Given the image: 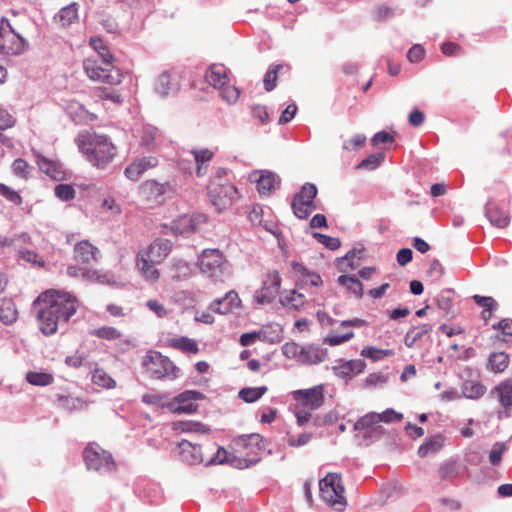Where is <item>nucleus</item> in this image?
<instances>
[{
  "mask_svg": "<svg viewBox=\"0 0 512 512\" xmlns=\"http://www.w3.org/2000/svg\"><path fill=\"white\" fill-rule=\"evenodd\" d=\"M57 402L61 409L68 412L84 410L88 405V403L81 398L61 394L57 395Z\"/></svg>",
  "mask_w": 512,
  "mask_h": 512,
  "instance_id": "obj_33",
  "label": "nucleus"
},
{
  "mask_svg": "<svg viewBox=\"0 0 512 512\" xmlns=\"http://www.w3.org/2000/svg\"><path fill=\"white\" fill-rule=\"evenodd\" d=\"M205 78L210 85L220 90L223 100L230 104L238 100L240 91L236 86L229 84V77L224 65L212 64L206 71Z\"/></svg>",
  "mask_w": 512,
  "mask_h": 512,
  "instance_id": "obj_8",
  "label": "nucleus"
},
{
  "mask_svg": "<svg viewBox=\"0 0 512 512\" xmlns=\"http://www.w3.org/2000/svg\"><path fill=\"white\" fill-rule=\"evenodd\" d=\"M92 382L103 388H113L116 385L115 380L103 369H95L92 374Z\"/></svg>",
  "mask_w": 512,
  "mask_h": 512,
  "instance_id": "obj_47",
  "label": "nucleus"
},
{
  "mask_svg": "<svg viewBox=\"0 0 512 512\" xmlns=\"http://www.w3.org/2000/svg\"><path fill=\"white\" fill-rule=\"evenodd\" d=\"M169 345L183 353L197 354L199 352V347L196 341L188 337L173 338L169 341Z\"/></svg>",
  "mask_w": 512,
  "mask_h": 512,
  "instance_id": "obj_35",
  "label": "nucleus"
},
{
  "mask_svg": "<svg viewBox=\"0 0 512 512\" xmlns=\"http://www.w3.org/2000/svg\"><path fill=\"white\" fill-rule=\"evenodd\" d=\"M366 142V137L362 134H357L353 136L351 139L346 140L343 143V149L345 150H356L362 147Z\"/></svg>",
  "mask_w": 512,
  "mask_h": 512,
  "instance_id": "obj_63",
  "label": "nucleus"
},
{
  "mask_svg": "<svg viewBox=\"0 0 512 512\" xmlns=\"http://www.w3.org/2000/svg\"><path fill=\"white\" fill-rule=\"evenodd\" d=\"M251 178L256 183L257 191L262 195H268L275 187L276 175L272 172H255Z\"/></svg>",
  "mask_w": 512,
  "mask_h": 512,
  "instance_id": "obj_27",
  "label": "nucleus"
},
{
  "mask_svg": "<svg viewBox=\"0 0 512 512\" xmlns=\"http://www.w3.org/2000/svg\"><path fill=\"white\" fill-rule=\"evenodd\" d=\"M361 355L367 358L372 359L373 361H378L384 357L392 356L393 351L389 349H378L375 347H364L361 350Z\"/></svg>",
  "mask_w": 512,
  "mask_h": 512,
  "instance_id": "obj_49",
  "label": "nucleus"
},
{
  "mask_svg": "<svg viewBox=\"0 0 512 512\" xmlns=\"http://www.w3.org/2000/svg\"><path fill=\"white\" fill-rule=\"evenodd\" d=\"M365 368V361L361 359H353L341 362L339 365L334 366L333 370L337 376L348 379L362 373Z\"/></svg>",
  "mask_w": 512,
  "mask_h": 512,
  "instance_id": "obj_24",
  "label": "nucleus"
},
{
  "mask_svg": "<svg viewBox=\"0 0 512 512\" xmlns=\"http://www.w3.org/2000/svg\"><path fill=\"white\" fill-rule=\"evenodd\" d=\"M394 9L386 4H379L373 10V17L377 22H383L392 17Z\"/></svg>",
  "mask_w": 512,
  "mask_h": 512,
  "instance_id": "obj_55",
  "label": "nucleus"
},
{
  "mask_svg": "<svg viewBox=\"0 0 512 512\" xmlns=\"http://www.w3.org/2000/svg\"><path fill=\"white\" fill-rule=\"evenodd\" d=\"M171 189L170 183H159L155 180H146L138 187L141 200L149 207L161 204L164 194Z\"/></svg>",
  "mask_w": 512,
  "mask_h": 512,
  "instance_id": "obj_13",
  "label": "nucleus"
},
{
  "mask_svg": "<svg viewBox=\"0 0 512 512\" xmlns=\"http://www.w3.org/2000/svg\"><path fill=\"white\" fill-rule=\"evenodd\" d=\"M83 67L88 77L93 81L103 82L109 85H119L123 79V73L120 69L105 65L101 66L97 59L87 58L83 62Z\"/></svg>",
  "mask_w": 512,
  "mask_h": 512,
  "instance_id": "obj_9",
  "label": "nucleus"
},
{
  "mask_svg": "<svg viewBox=\"0 0 512 512\" xmlns=\"http://www.w3.org/2000/svg\"><path fill=\"white\" fill-rule=\"evenodd\" d=\"M384 160V153L371 154L362 160L358 165L357 169L374 170Z\"/></svg>",
  "mask_w": 512,
  "mask_h": 512,
  "instance_id": "obj_50",
  "label": "nucleus"
},
{
  "mask_svg": "<svg viewBox=\"0 0 512 512\" xmlns=\"http://www.w3.org/2000/svg\"><path fill=\"white\" fill-rule=\"evenodd\" d=\"M291 268L297 278V281H299L303 286L319 287L323 284V280L318 273L310 271L301 263L293 261L291 263Z\"/></svg>",
  "mask_w": 512,
  "mask_h": 512,
  "instance_id": "obj_22",
  "label": "nucleus"
},
{
  "mask_svg": "<svg viewBox=\"0 0 512 512\" xmlns=\"http://www.w3.org/2000/svg\"><path fill=\"white\" fill-rule=\"evenodd\" d=\"M291 395L296 405L311 411L320 408L325 400L322 384L308 389L295 390Z\"/></svg>",
  "mask_w": 512,
  "mask_h": 512,
  "instance_id": "obj_12",
  "label": "nucleus"
},
{
  "mask_svg": "<svg viewBox=\"0 0 512 512\" xmlns=\"http://www.w3.org/2000/svg\"><path fill=\"white\" fill-rule=\"evenodd\" d=\"M282 68L281 65H276L272 69H269L263 79L265 90L270 92L276 87L277 73Z\"/></svg>",
  "mask_w": 512,
  "mask_h": 512,
  "instance_id": "obj_57",
  "label": "nucleus"
},
{
  "mask_svg": "<svg viewBox=\"0 0 512 512\" xmlns=\"http://www.w3.org/2000/svg\"><path fill=\"white\" fill-rule=\"evenodd\" d=\"M12 171L18 177L27 179L30 174V167L26 160L18 158L12 163Z\"/></svg>",
  "mask_w": 512,
  "mask_h": 512,
  "instance_id": "obj_56",
  "label": "nucleus"
},
{
  "mask_svg": "<svg viewBox=\"0 0 512 512\" xmlns=\"http://www.w3.org/2000/svg\"><path fill=\"white\" fill-rule=\"evenodd\" d=\"M241 306V300L236 291L231 290L225 294L223 298L212 301L209 309L219 314H227Z\"/></svg>",
  "mask_w": 512,
  "mask_h": 512,
  "instance_id": "obj_21",
  "label": "nucleus"
},
{
  "mask_svg": "<svg viewBox=\"0 0 512 512\" xmlns=\"http://www.w3.org/2000/svg\"><path fill=\"white\" fill-rule=\"evenodd\" d=\"M171 230L178 235H191V215H181L173 220Z\"/></svg>",
  "mask_w": 512,
  "mask_h": 512,
  "instance_id": "obj_41",
  "label": "nucleus"
},
{
  "mask_svg": "<svg viewBox=\"0 0 512 512\" xmlns=\"http://www.w3.org/2000/svg\"><path fill=\"white\" fill-rule=\"evenodd\" d=\"M509 363V357L504 352H496L489 357V367L495 373L503 372Z\"/></svg>",
  "mask_w": 512,
  "mask_h": 512,
  "instance_id": "obj_45",
  "label": "nucleus"
},
{
  "mask_svg": "<svg viewBox=\"0 0 512 512\" xmlns=\"http://www.w3.org/2000/svg\"><path fill=\"white\" fill-rule=\"evenodd\" d=\"M380 416L376 412H369L361 417L354 425L358 431H366L368 433L373 431L375 425L379 424Z\"/></svg>",
  "mask_w": 512,
  "mask_h": 512,
  "instance_id": "obj_40",
  "label": "nucleus"
},
{
  "mask_svg": "<svg viewBox=\"0 0 512 512\" xmlns=\"http://www.w3.org/2000/svg\"><path fill=\"white\" fill-rule=\"evenodd\" d=\"M90 45L99 54L104 65L111 66L114 61L113 55L110 53L108 47L105 45L102 39L94 37L90 39Z\"/></svg>",
  "mask_w": 512,
  "mask_h": 512,
  "instance_id": "obj_38",
  "label": "nucleus"
},
{
  "mask_svg": "<svg viewBox=\"0 0 512 512\" xmlns=\"http://www.w3.org/2000/svg\"><path fill=\"white\" fill-rule=\"evenodd\" d=\"M281 302L284 306L293 308V309H299L302 307L305 303V297L303 294L298 293L295 290L288 291L283 298L281 299Z\"/></svg>",
  "mask_w": 512,
  "mask_h": 512,
  "instance_id": "obj_46",
  "label": "nucleus"
},
{
  "mask_svg": "<svg viewBox=\"0 0 512 512\" xmlns=\"http://www.w3.org/2000/svg\"><path fill=\"white\" fill-rule=\"evenodd\" d=\"M97 251V248L89 241H80L74 247V259L80 263L90 264L96 261Z\"/></svg>",
  "mask_w": 512,
  "mask_h": 512,
  "instance_id": "obj_26",
  "label": "nucleus"
},
{
  "mask_svg": "<svg viewBox=\"0 0 512 512\" xmlns=\"http://www.w3.org/2000/svg\"><path fill=\"white\" fill-rule=\"evenodd\" d=\"M39 329L44 335L55 334L78 309L77 298L69 292L48 289L34 301Z\"/></svg>",
  "mask_w": 512,
  "mask_h": 512,
  "instance_id": "obj_1",
  "label": "nucleus"
},
{
  "mask_svg": "<svg viewBox=\"0 0 512 512\" xmlns=\"http://www.w3.org/2000/svg\"><path fill=\"white\" fill-rule=\"evenodd\" d=\"M320 497L329 506L337 511H343L347 505L345 489L341 476L337 473H328L319 482Z\"/></svg>",
  "mask_w": 512,
  "mask_h": 512,
  "instance_id": "obj_7",
  "label": "nucleus"
},
{
  "mask_svg": "<svg viewBox=\"0 0 512 512\" xmlns=\"http://www.w3.org/2000/svg\"><path fill=\"white\" fill-rule=\"evenodd\" d=\"M37 164L41 171H43L46 175L51 177L54 180L61 181L65 179L66 173L62 169V166L52 161L46 157H39L37 160Z\"/></svg>",
  "mask_w": 512,
  "mask_h": 512,
  "instance_id": "obj_29",
  "label": "nucleus"
},
{
  "mask_svg": "<svg viewBox=\"0 0 512 512\" xmlns=\"http://www.w3.org/2000/svg\"><path fill=\"white\" fill-rule=\"evenodd\" d=\"M281 282L282 279L278 271L273 270L268 272L261 293L255 296L258 303L264 304L272 302L279 293Z\"/></svg>",
  "mask_w": 512,
  "mask_h": 512,
  "instance_id": "obj_17",
  "label": "nucleus"
},
{
  "mask_svg": "<svg viewBox=\"0 0 512 512\" xmlns=\"http://www.w3.org/2000/svg\"><path fill=\"white\" fill-rule=\"evenodd\" d=\"M267 391L266 386L248 387L239 391V398L246 403H253L260 399Z\"/></svg>",
  "mask_w": 512,
  "mask_h": 512,
  "instance_id": "obj_44",
  "label": "nucleus"
},
{
  "mask_svg": "<svg viewBox=\"0 0 512 512\" xmlns=\"http://www.w3.org/2000/svg\"><path fill=\"white\" fill-rule=\"evenodd\" d=\"M96 96L101 100H110L114 103L121 102V96L115 89H109L105 87H98L95 90Z\"/></svg>",
  "mask_w": 512,
  "mask_h": 512,
  "instance_id": "obj_54",
  "label": "nucleus"
},
{
  "mask_svg": "<svg viewBox=\"0 0 512 512\" xmlns=\"http://www.w3.org/2000/svg\"><path fill=\"white\" fill-rule=\"evenodd\" d=\"M236 446L240 453H243L250 464L257 463L260 453L264 450L263 437L260 434L252 433L249 435L239 436Z\"/></svg>",
  "mask_w": 512,
  "mask_h": 512,
  "instance_id": "obj_15",
  "label": "nucleus"
},
{
  "mask_svg": "<svg viewBox=\"0 0 512 512\" xmlns=\"http://www.w3.org/2000/svg\"><path fill=\"white\" fill-rule=\"evenodd\" d=\"M54 19L63 27L76 23L79 19V5L76 2L68 4L60 9Z\"/></svg>",
  "mask_w": 512,
  "mask_h": 512,
  "instance_id": "obj_28",
  "label": "nucleus"
},
{
  "mask_svg": "<svg viewBox=\"0 0 512 512\" xmlns=\"http://www.w3.org/2000/svg\"><path fill=\"white\" fill-rule=\"evenodd\" d=\"M11 15V18L2 17L0 21V51L7 55H20L28 48L27 25L30 21L16 12Z\"/></svg>",
  "mask_w": 512,
  "mask_h": 512,
  "instance_id": "obj_2",
  "label": "nucleus"
},
{
  "mask_svg": "<svg viewBox=\"0 0 512 512\" xmlns=\"http://www.w3.org/2000/svg\"><path fill=\"white\" fill-rule=\"evenodd\" d=\"M338 285L345 287L350 296L361 299L364 295V288L361 281L355 276L341 275L337 279Z\"/></svg>",
  "mask_w": 512,
  "mask_h": 512,
  "instance_id": "obj_32",
  "label": "nucleus"
},
{
  "mask_svg": "<svg viewBox=\"0 0 512 512\" xmlns=\"http://www.w3.org/2000/svg\"><path fill=\"white\" fill-rule=\"evenodd\" d=\"M17 318L16 308L11 300L0 301V320L5 324L14 322Z\"/></svg>",
  "mask_w": 512,
  "mask_h": 512,
  "instance_id": "obj_42",
  "label": "nucleus"
},
{
  "mask_svg": "<svg viewBox=\"0 0 512 512\" xmlns=\"http://www.w3.org/2000/svg\"><path fill=\"white\" fill-rule=\"evenodd\" d=\"M76 142L88 160L98 168H105L116 156V147L105 135L82 132Z\"/></svg>",
  "mask_w": 512,
  "mask_h": 512,
  "instance_id": "obj_3",
  "label": "nucleus"
},
{
  "mask_svg": "<svg viewBox=\"0 0 512 512\" xmlns=\"http://www.w3.org/2000/svg\"><path fill=\"white\" fill-rule=\"evenodd\" d=\"M230 173L227 168H216L208 185V197L218 212L229 209L240 198L237 187L226 179Z\"/></svg>",
  "mask_w": 512,
  "mask_h": 512,
  "instance_id": "obj_4",
  "label": "nucleus"
},
{
  "mask_svg": "<svg viewBox=\"0 0 512 512\" xmlns=\"http://www.w3.org/2000/svg\"><path fill=\"white\" fill-rule=\"evenodd\" d=\"M179 455L181 460L194 465L205 462V454H207V448L202 451V448L196 444L191 443L188 440H182L178 444Z\"/></svg>",
  "mask_w": 512,
  "mask_h": 512,
  "instance_id": "obj_19",
  "label": "nucleus"
},
{
  "mask_svg": "<svg viewBox=\"0 0 512 512\" xmlns=\"http://www.w3.org/2000/svg\"><path fill=\"white\" fill-rule=\"evenodd\" d=\"M174 428L181 432L185 433H197V434H206L210 433V428L203 425L200 422L193 421H179L174 423Z\"/></svg>",
  "mask_w": 512,
  "mask_h": 512,
  "instance_id": "obj_37",
  "label": "nucleus"
},
{
  "mask_svg": "<svg viewBox=\"0 0 512 512\" xmlns=\"http://www.w3.org/2000/svg\"><path fill=\"white\" fill-rule=\"evenodd\" d=\"M0 195L14 205L19 206L23 203V198L19 192L3 183H0Z\"/></svg>",
  "mask_w": 512,
  "mask_h": 512,
  "instance_id": "obj_48",
  "label": "nucleus"
},
{
  "mask_svg": "<svg viewBox=\"0 0 512 512\" xmlns=\"http://www.w3.org/2000/svg\"><path fill=\"white\" fill-rule=\"evenodd\" d=\"M314 237L324 246L331 250H336L341 246L339 238L331 237L325 234L315 233Z\"/></svg>",
  "mask_w": 512,
  "mask_h": 512,
  "instance_id": "obj_59",
  "label": "nucleus"
},
{
  "mask_svg": "<svg viewBox=\"0 0 512 512\" xmlns=\"http://www.w3.org/2000/svg\"><path fill=\"white\" fill-rule=\"evenodd\" d=\"M158 165V159L154 156L142 157L131 162L124 171L125 176L137 181L142 174Z\"/></svg>",
  "mask_w": 512,
  "mask_h": 512,
  "instance_id": "obj_20",
  "label": "nucleus"
},
{
  "mask_svg": "<svg viewBox=\"0 0 512 512\" xmlns=\"http://www.w3.org/2000/svg\"><path fill=\"white\" fill-rule=\"evenodd\" d=\"M442 446L441 437H434L424 442L418 449L420 457L427 456L430 452H437Z\"/></svg>",
  "mask_w": 512,
  "mask_h": 512,
  "instance_id": "obj_51",
  "label": "nucleus"
},
{
  "mask_svg": "<svg viewBox=\"0 0 512 512\" xmlns=\"http://www.w3.org/2000/svg\"><path fill=\"white\" fill-rule=\"evenodd\" d=\"M354 337V332L353 331H349L345 334H342V335H337V334H332V335H328L325 339H324V343L330 345V346H337V345H340L344 342H347L349 341L350 339H352Z\"/></svg>",
  "mask_w": 512,
  "mask_h": 512,
  "instance_id": "obj_58",
  "label": "nucleus"
},
{
  "mask_svg": "<svg viewBox=\"0 0 512 512\" xmlns=\"http://www.w3.org/2000/svg\"><path fill=\"white\" fill-rule=\"evenodd\" d=\"M461 390L464 397L468 399H479L486 393L487 389L478 381L467 380L463 383Z\"/></svg>",
  "mask_w": 512,
  "mask_h": 512,
  "instance_id": "obj_34",
  "label": "nucleus"
},
{
  "mask_svg": "<svg viewBox=\"0 0 512 512\" xmlns=\"http://www.w3.org/2000/svg\"><path fill=\"white\" fill-rule=\"evenodd\" d=\"M252 116L258 120L261 125H265L269 121V114L265 106L256 104L251 107Z\"/></svg>",
  "mask_w": 512,
  "mask_h": 512,
  "instance_id": "obj_60",
  "label": "nucleus"
},
{
  "mask_svg": "<svg viewBox=\"0 0 512 512\" xmlns=\"http://www.w3.org/2000/svg\"><path fill=\"white\" fill-rule=\"evenodd\" d=\"M202 398V393L193 390H187L180 393L163 406L167 407L173 413L191 414L197 411L198 404L196 402Z\"/></svg>",
  "mask_w": 512,
  "mask_h": 512,
  "instance_id": "obj_14",
  "label": "nucleus"
},
{
  "mask_svg": "<svg viewBox=\"0 0 512 512\" xmlns=\"http://www.w3.org/2000/svg\"><path fill=\"white\" fill-rule=\"evenodd\" d=\"M490 396H496L503 408H510L512 406V380L499 383L491 390Z\"/></svg>",
  "mask_w": 512,
  "mask_h": 512,
  "instance_id": "obj_31",
  "label": "nucleus"
},
{
  "mask_svg": "<svg viewBox=\"0 0 512 512\" xmlns=\"http://www.w3.org/2000/svg\"><path fill=\"white\" fill-rule=\"evenodd\" d=\"M380 416L379 422L384 423H395L400 422L403 419V414L396 412L394 409H386L382 413H378Z\"/></svg>",
  "mask_w": 512,
  "mask_h": 512,
  "instance_id": "obj_61",
  "label": "nucleus"
},
{
  "mask_svg": "<svg viewBox=\"0 0 512 512\" xmlns=\"http://www.w3.org/2000/svg\"><path fill=\"white\" fill-rule=\"evenodd\" d=\"M83 457L88 469L101 473L113 471L116 467L112 455L97 444H89L83 452Z\"/></svg>",
  "mask_w": 512,
  "mask_h": 512,
  "instance_id": "obj_11",
  "label": "nucleus"
},
{
  "mask_svg": "<svg viewBox=\"0 0 512 512\" xmlns=\"http://www.w3.org/2000/svg\"><path fill=\"white\" fill-rule=\"evenodd\" d=\"M25 378L29 384L34 386H48L54 381L53 374L47 372L29 371Z\"/></svg>",
  "mask_w": 512,
  "mask_h": 512,
  "instance_id": "obj_39",
  "label": "nucleus"
},
{
  "mask_svg": "<svg viewBox=\"0 0 512 512\" xmlns=\"http://www.w3.org/2000/svg\"><path fill=\"white\" fill-rule=\"evenodd\" d=\"M311 410L299 407L295 404L294 406V415L297 419V424L299 426L305 425L312 417Z\"/></svg>",
  "mask_w": 512,
  "mask_h": 512,
  "instance_id": "obj_64",
  "label": "nucleus"
},
{
  "mask_svg": "<svg viewBox=\"0 0 512 512\" xmlns=\"http://www.w3.org/2000/svg\"><path fill=\"white\" fill-rule=\"evenodd\" d=\"M199 271L204 276L214 281H223L230 273V264L223 251L216 248H208L201 251L196 263Z\"/></svg>",
  "mask_w": 512,
  "mask_h": 512,
  "instance_id": "obj_5",
  "label": "nucleus"
},
{
  "mask_svg": "<svg viewBox=\"0 0 512 512\" xmlns=\"http://www.w3.org/2000/svg\"><path fill=\"white\" fill-rule=\"evenodd\" d=\"M317 193V187L312 183H305L301 187L291 203L292 211L297 218L307 219L317 209L314 201Z\"/></svg>",
  "mask_w": 512,
  "mask_h": 512,
  "instance_id": "obj_10",
  "label": "nucleus"
},
{
  "mask_svg": "<svg viewBox=\"0 0 512 512\" xmlns=\"http://www.w3.org/2000/svg\"><path fill=\"white\" fill-rule=\"evenodd\" d=\"M146 305L159 318L167 317L169 314L168 309L158 300L150 299Z\"/></svg>",
  "mask_w": 512,
  "mask_h": 512,
  "instance_id": "obj_62",
  "label": "nucleus"
},
{
  "mask_svg": "<svg viewBox=\"0 0 512 512\" xmlns=\"http://www.w3.org/2000/svg\"><path fill=\"white\" fill-rule=\"evenodd\" d=\"M179 77L175 72H162L156 82L155 89L161 96H167L179 90Z\"/></svg>",
  "mask_w": 512,
  "mask_h": 512,
  "instance_id": "obj_23",
  "label": "nucleus"
},
{
  "mask_svg": "<svg viewBox=\"0 0 512 512\" xmlns=\"http://www.w3.org/2000/svg\"><path fill=\"white\" fill-rule=\"evenodd\" d=\"M192 154L196 163V175L198 177H203L208 172V167L210 162L214 157V152L210 149H197L193 150Z\"/></svg>",
  "mask_w": 512,
  "mask_h": 512,
  "instance_id": "obj_30",
  "label": "nucleus"
},
{
  "mask_svg": "<svg viewBox=\"0 0 512 512\" xmlns=\"http://www.w3.org/2000/svg\"><path fill=\"white\" fill-rule=\"evenodd\" d=\"M227 451L222 447L211 446L207 448V454H205V464H222L227 460Z\"/></svg>",
  "mask_w": 512,
  "mask_h": 512,
  "instance_id": "obj_43",
  "label": "nucleus"
},
{
  "mask_svg": "<svg viewBox=\"0 0 512 512\" xmlns=\"http://www.w3.org/2000/svg\"><path fill=\"white\" fill-rule=\"evenodd\" d=\"M146 373L153 379L175 380L179 376L180 369L167 357L158 351H149L142 361Z\"/></svg>",
  "mask_w": 512,
  "mask_h": 512,
  "instance_id": "obj_6",
  "label": "nucleus"
},
{
  "mask_svg": "<svg viewBox=\"0 0 512 512\" xmlns=\"http://www.w3.org/2000/svg\"><path fill=\"white\" fill-rule=\"evenodd\" d=\"M90 335L99 339L114 341L122 337V332L113 326H101L90 331Z\"/></svg>",
  "mask_w": 512,
  "mask_h": 512,
  "instance_id": "obj_36",
  "label": "nucleus"
},
{
  "mask_svg": "<svg viewBox=\"0 0 512 512\" xmlns=\"http://www.w3.org/2000/svg\"><path fill=\"white\" fill-rule=\"evenodd\" d=\"M159 264L160 263H156V262L152 261L150 258H147L146 256H144V254L141 253L140 251L138 252L137 258H136V265H137L138 269L140 270L142 276L146 280L155 282L159 279L160 272L156 268V265H159Z\"/></svg>",
  "mask_w": 512,
  "mask_h": 512,
  "instance_id": "obj_25",
  "label": "nucleus"
},
{
  "mask_svg": "<svg viewBox=\"0 0 512 512\" xmlns=\"http://www.w3.org/2000/svg\"><path fill=\"white\" fill-rule=\"evenodd\" d=\"M172 242L164 238H156L147 249L141 250L147 258L156 263H162L172 251Z\"/></svg>",
  "mask_w": 512,
  "mask_h": 512,
  "instance_id": "obj_18",
  "label": "nucleus"
},
{
  "mask_svg": "<svg viewBox=\"0 0 512 512\" xmlns=\"http://www.w3.org/2000/svg\"><path fill=\"white\" fill-rule=\"evenodd\" d=\"M157 133L158 130L156 128L150 126L145 127L143 129L141 145L148 150H152L155 147Z\"/></svg>",
  "mask_w": 512,
  "mask_h": 512,
  "instance_id": "obj_52",
  "label": "nucleus"
},
{
  "mask_svg": "<svg viewBox=\"0 0 512 512\" xmlns=\"http://www.w3.org/2000/svg\"><path fill=\"white\" fill-rule=\"evenodd\" d=\"M55 195L62 201H69L75 198V189L69 184H58L56 185Z\"/></svg>",
  "mask_w": 512,
  "mask_h": 512,
  "instance_id": "obj_53",
  "label": "nucleus"
},
{
  "mask_svg": "<svg viewBox=\"0 0 512 512\" xmlns=\"http://www.w3.org/2000/svg\"><path fill=\"white\" fill-rule=\"evenodd\" d=\"M485 216L491 225L500 229L508 227L511 221L509 210L505 206L493 201L487 203Z\"/></svg>",
  "mask_w": 512,
  "mask_h": 512,
  "instance_id": "obj_16",
  "label": "nucleus"
}]
</instances>
